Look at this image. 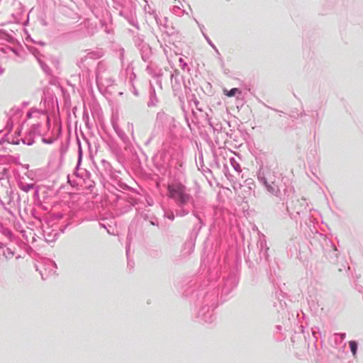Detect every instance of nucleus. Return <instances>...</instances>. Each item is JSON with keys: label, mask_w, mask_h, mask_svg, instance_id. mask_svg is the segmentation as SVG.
Instances as JSON below:
<instances>
[{"label": "nucleus", "mask_w": 363, "mask_h": 363, "mask_svg": "<svg viewBox=\"0 0 363 363\" xmlns=\"http://www.w3.org/2000/svg\"><path fill=\"white\" fill-rule=\"evenodd\" d=\"M167 190L168 196L174 200L179 207L182 208L177 215L180 216L187 215L189 211L184 209V208L189 205H193L194 199L189 193L186 187L182 183H172L168 184Z\"/></svg>", "instance_id": "f257e3e1"}, {"label": "nucleus", "mask_w": 363, "mask_h": 363, "mask_svg": "<svg viewBox=\"0 0 363 363\" xmlns=\"http://www.w3.org/2000/svg\"><path fill=\"white\" fill-rule=\"evenodd\" d=\"M22 141L23 144L31 145L34 143L33 138H0V151L10 150L11 145H18Z\"/></svg>", "instance_id": "f03ea898"}, {"label": "nucleus", "mask_w": 363, "mask_h": 363, "mask_svg": "<svg viewBox=\"0 0 363 363\" xmlns=\"http://www.w3.org/2000/svg\"><path fill=\"white\" fill-rule=\"evenodd\" d=\"M259 181L265 186L267 191L273 195L278 196L279 194V189L274 182L269 183L266 177L264 172L259 171L258 174Z\"/></svg>", "instance_id": "7ed1b4c3"}, {"label": "nucleus", "mask_w": 363, "mask_h": 363, "mask_svg": "<svg viewBox=\"0 0 363 363\" xmlns=\"http://www.w3.org/2000/svg\"><path fill=\"white\" fill-rule=\"evenodd\" d=\"M233 188L234 191L240 194L245 199L252 194V188L247 185H241L233 182Z\"/></svg>", "instance_id": "20e7f679"}, {"label": "nucleus", "mask_w": 363, "mask_h": 363, "mask_svg": "<svg viewBox=\"0 0 363 363\" xmlns=\"http://www.w3.org/2000/svg\"><path fill=\"white\" fill-rule=\"evenodd\" d=\"M228 157H229V164H230V166L239 175L240 174V172H242L239 162L233 156H230Z\"/></svg>", "instance_id": "39448f33"}, {"label": "nucleus", "mask_w": 363, "mask_h": 363, "mask_svg": "<svg viewBox=\"0 0 363 363\" xmlns=\"http://www.w3.org/2000/svg\"><path fill=\"white\" fill-rule=\"evenodd\" d=\"M223 91L225 94L228 97L234 96L236 94L240 93V90L238 88H233L230 91L225 89Z\"/></svg>", "instance_id": "423d86ee"}, {"label": "nucleus", "mask_w": 363, "mask_h": 363, "mask_svg": "<svg viewBox=\"0 0 363 363\" xmlns=\"http://www.w3.org/2000/svg\"><path fill=\"white\" fill-rule=\"evenodd\" d=\"M4 255L6 259H11L13 257L14 252L10 248H6L4 251Z\"/></svg>", "instance_id": "0eeeda50"}, {"label": "nucleus", "mask_w": 363, "mask_h": 363, "mask_svg": "<svg viewBox=\"0 0 363 363\" xmlns=\"http://www.w3.org/2000/svg\"><path fill=\"white\" fill-rule=\"evenodd\" d=\"M350 347L353 355H355L357 350V343L355 341H350Z\"/></svg>", "instance_id": "6e6552de"}, {"label": "nucleus", "mask_w": 363, "mask_h": 363, "mask_svg": "<svg viewBox=\"0 0 363 363\" xmlns=\"http://www.w3.org/2000/svg\"><path fill=\"white\" fill-rule=\"evenodd\" d=\"M43 142L46 144H51L53 143V140L51 138L47 139L46 138H43Z\"/></svg>", "instance_id": "1a4fd4ad"}, {"label": "nucleus", "mask_w": 363, "mask_h": 363, "mask_svg": "<svg viewBox=\"0 0 363 363\" xmlns=\"http://www.w3.org/2000/svg\"><path fill=\"white\" fill-rule=\"evenodd\" d=\"M77 138V141H78V144H79V162H80L81 155H82L81 145H80V142L79 140V138Z\"/></svg>", "instance_id": "9d476101"}, {"label": "nucleus", "mask_w": 363, "mask_h": 363, "mask_svg": "<svg viewBox=\"0 0 363 363\" xmlns=\"http://www.w3.org/2000/svg\"><path fill=\"white\" fill-rule=\"evenodd\" d=\"M166 217H167L169 219H170L171 220H173L174 218V214L172 213H170L169 215L168 216H165Z\"/></svg>", "instance_id": "9b49d317"}, {"label": "nucleus", "mask_w": 363, "mask_h": 363, "mask_svg": "<svg viewBox=\"0 0 363 363\" xmlns=\"http://www.w3.org/2000/svg\"><path fill=\"white\" fill-rule=\"evenodd\" d=\"M211 143H212V148H213V151H216V145L213 142L211 141Z\"/></svg>", "instance_id": "f8f14e48"}, {"label": "nucleus", "mask_w": 363, "mask_h": 363, "mask_svg": "<svg viewBox=\"0 0 363 363\" xmlns=\"http://www.w3.org/2000/svg\"><path fill=\"white\" fill-rule=\"evenodd\" d=\"M225 168H226L228 170H229V166H228V164H225Z\"/></svg>", "instance_id": "ddd939ff"}, {"label": "nucleus", "mask_w": 363, "mask_h": 363, "mask_svg": "<svg viewBox=\"0 0 363 363\" xmlns=\"http://www.w3.org/2000/svg\"><path fill=\"white\" fill-rule=\"evenodd\" d=\"M55 240V239H53V240ZM46 241H48V242H51V241H52V240H48V238H46Z\"/></svg>", "instance_id": "4468645a"}, {"label": "nucleus", "mask_w": 363, "mask_h": 363, "mask_svg": "<svg viewBox=\"0 0 363 363\" xmlns=\"http://www.w3.org/2000/svg\"><path fill=\"white\" fill-rule=\"evenodd\" d=\"M215 143L218 145V142L217 140H215Z\"/></svg>", "instance_id": "2eb2a0df"}, {"label": "nucleus", "mask_w": 363, "mask_h": 363, "mask_svg": "<svg viewBox=\"0 0 363 363\" xmlns=\"http://www.w3.org/2000/svg\"><path fill=\"white\" fill-rule=\"evenodd\" d=\"M228 180H230V181L233 182V178H232V179H230V178H228Z\"/></svg>", "instance_id": "dca6fc26"}, {"label": "nucleus", "mask_w": 363, "mask_h": 363, "mask_svg": "<svg viewBox=\"0 0 363 363\" xmlns=\"http://www.w3.org/2000/svg\"><path fill=\"white\" fill-rule=\"evenodd\" d=\"M0 247H2V244L0 243Z\"/></svg>", "instance_id": "f3484780"}]
</instances>
